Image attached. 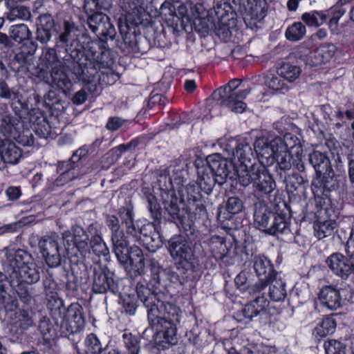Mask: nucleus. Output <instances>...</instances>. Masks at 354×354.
I'll return each instance as SVG.
<instances>
[{
  "mask_svg": "<svg viewBox=\"0 0 354 354\" xmlns=\"http://www.w3.org/2000/svg\"><path fill=\"white\" fill-rule=\"evenodd\" d=\"M321 304L330 310H336L342 305L340 290L331 286L323 287L319 293Z\"/></svg>",
  "mask_w": 354,
  "mask_h": 354,
  "instance_id": "24",
  "label": "nucleus"
},
{
  "mask_svg": "<svg viewBox=\"0 0 354 354\" xmlns=\"http://www.w3.org/2000/svg\"><path fill=\"white\" fill-rule=\"evenodd\" d=\"M213 8L218 18H222L231 12L232 6L227 0H214Z\"/></svg>",
  "mask_w": 354,
  "mask_h": 354,
  "instance_id": "58",
  "label": "nucleus"
},
{
  "mask_svg": "<svg viewBox=\"0 0 354 354\" xmlns=\"http://www.w3.org/2000/svg\"><path fill=\"white\" fill-rule=\"evenodd\" d=\"M0 153L5 164H17L22 156L21 149L14 142L7 138H1V136Z\"/></svg>",
  "mask_w": 354,
  "mask_h": 354,
  "instance_id": "25",
  "label": "nucleus"
},
{
  "mask_svg": "<svg viewBox=\"0 0 354 354\" xmlns=\"http://www.w3.org/2000/svg\"><path fill=\"white\" fill-rule=\"evenodd\" d=\"M274 144L278 146L281 152H290L291 149L300 148L299 139L290 133H286L283 138L276 137L274 138Z\"/></svg>",
  "mask_w": 354,
  "mask_h": 354,
  "instance_id": "38",
  "label": "nucleus"
},
{
  "mask_svg": "<svg viewBox=\"0 0 354 354\" xmlns=\"http://www.w3.org/2000/svg\"><path fill=\"white\" fill-rule=\"evenodd\" d=\"M92 272V290L96 294H106L118 292V286L114 281L109 271L100 264H95L90 268Z\"/></svg>",
  "mask_w": 354,
  "mask_h": 354,
  "instance_id": "13",
  "label": "nucleus"
},
{
  "mask_svg": "<svg viewBox=\"0 0 354 354\" xmlns=\"http://www.w3.org/2000/svg\"><path fill=\"white\" fill-rule=\"evenodd\" d=\"M254 221L259 230L270 235L287 234L290 232L289 219L283 214L271 211L261 201L254 205Z\"/></svg>",
  "mask_w": 354,
  "mask_h": 354,
  "instance_id": "6",
  "label": "nucleus"
},
{
  "mask_svg": "<svg viewBox=\"0 0 354 354\" xmlns=\"http://www.w3.org/2000/svg\"><path fill=\"white\" fill-rule=\"evenodd\" d=\"M326 354H346L345 346L337 340L330 339L324 343Z\"/></svg>",
  "mask_w": 354,
  "mask_h": 354,
  "instance_id": "56",
  "label": "nucleus"
},
{
  "mask_svg": "<svg viewBox=\"0 0 354 354\" xmlns=\"http://www.w3.org/2000/svg\"><path fill=\"white\" fill-rule=\"evenodd\" d=\"M264 84L270 90L275 92H281L285 93L289 90V86L285 82L281 75L268 74L263 76Z\"/></svg>",
  "mask_w": 354,
  "mask_h": 354,
  "instance_id": "36",
  "label": "nucleus"
},
{
  "mask_svg": "<svg viewBox=\"0 0 354 354\" xmlns=\"http://www.w3.org/2000/svg\"><path fill=\"white\" fill-rule=\"evenodd\" d=\"M0 122V127L3 129L2 138H7V136L12 133V129L13 127L12 118L9 115H4L2 117Z\"/></svg>",
  "mask_w": 354,
  "mask_h": 354,
  "instance_id": "63",
  "label": "nucleus"
},
{
  "mask_svg": "<svg viewBox=\"0 0 354 354\" xmlns=\"http://www.w3.org/2000/svg\"><path fill=\"white\" fill-rule=\"evenodd\" d=\"M206 160L219 186L223 185L227 180L237 177V167L231 159L223 158L219 153H214L208 156Z\"/></svg>",
  "mask_w": 354,
  "mask_h": 354,
  "instance_id": "11",
  "label": "nucleus"
},
{
  "mask_svg": "<svg viewBox=\"0 0 354 354\" xmlns=\"http://www.w3.org/2000/svg\"><path fill=\"white\" fill-rule=\"evenodd\" d=\"M241 84V80L233 79L227 84L215 90L212 95V99L217 104L226 106L235 113H243L246 108V104L242 100L250 93V88L237 90Z\"/></svg>",
  "mask_w": 354,
  "mask_h": 354,
  "instance_id": "8",
  "label": "nucleus"
},
{
  "mask_svg": "<svg viewBox=\"0 0 354 354\" xmlns=\"http://www.w3.org/2000/svg\"><path fill=\"white\" fill-rule=\"evenodd\" d=\"M7 272L12 279L19 277L21 283L33 284L40 279L39 268L34 259L24 250L17 251L9 260Z\"/></svg>",
  "mask_w": 354,
  "mask_h": 354,
  "instance_id": "7",
  "label": "nucleus"
},
{
  "mask_svg": "<svg viewBox=\"0 0 354 354\" xmlns=\"http://www.w3.org/2000/svg\"><path fill=\"white\" fill-rule=\"evenodd\" d=\"M280 177L283 178V181L286 183V186L296 190L299 186L307 182L306 176L299 175L297 173H293L291 175H283L282 172L279 173Z\"/></svg>",
  "mask_w": 354,
  "mask_h": 354,
  "instance_id": "52",
  "label": "nucleus"
},
{
  "mask_svg": "<svg viewBox=\"0 0 354 354\" xmlns=\"http://www.w3.org/2000/svg\"><path fill=\"white\" fill-rule=\"evenodd\" d=\"M76 166L70 160L59 162L57 166V171L60 173L59 177L56 180L58 185H62L65 183L74 179L77 174L75 171Z\"/></svg>",
  "mask_w": 354,
  "mask_h": 354,
  "instance_id": "34",
  "label": "nucleus"
},
{
  "mask_svg": "<svg viewBox=\"0 0 354 354\" xmlns=\"http://www.w3.org/2000/svg\"><path fill=\"white\" fill-rule=\"evenodd\" d=\"M119 216L124 225L127 236L135 242H139L142 232V225L140 227L134 220L133 209L129 207H122L119 209Z\"/></svg>",
  "mask_w": 354,
  "mask_h": 354,
  "instance_id": "20",
  "label": "nucleus"
},
{
  "mask_svg": "<svg viewBox=\"0 0 354 354\" xmlns=\"http://www.w3.org/2000/svg\"><path fill=\"white\" fill-rule=\"evenodd\" d=\"M88 28L95 33L99 39L113 40L116 31L111 23L109 17L101 12L91 14L86 21Z\"/></svg>",
  "mask_w": 354,
  "mask_h": 354,
  "instance_id": "15",
  "label": "nucleus"
},
{
  "mask_svg": "<svg viewBox=\"0 0 354 354\" xmlns=\"http://www.w3.org/2000/svg\"><path fill=\"white\" fill-rule=\"evenodd\" d=\"M74 245L80 252L85 251L88 248L89 236L82 227L74 225L71 227Z\"/></svg>",
  "mask_w": 354,
  "mask_h": 354,
  "instance_id": "35",
  "label": "nucleus"
},
{
  "mask_svg": "<svg viewBox=\"0 0 354 354\" xmlns=\"http://www.w3.org/2000/svg\"><path fill=\"white\" fill-rule=\"evenodd\" d=\"M52 84L62 89L64 93L69 91L72 82L63 69V64L61 66L50 69Z\"/></svg>",
  "mask_w": 354,
  "mask_h": 354,
  "instance_id": "33",
  "label": "nucleus"
},
{
  "mask_svg": "<svg viewBox=\"0 0 354 354\" xmlns=\"http://www.w3.org/2000/svg\"><path fill=\"white\" fill-rule=\"evenodd\" d=\"M37 48V45L35 41H30L27 48L24 46L21 48L10 60L11 68L14 71H19L26 64H30V57L35 53Z\"/></svg>",
  "mask_w": 354,
  "mask_h": 354,
  "instance_id": "26",
  "label": "nucleus"
},
{
  "mask_svg": "<svg viewBox=\"0 0 354 354\" xmlns=\"http://www.w3.org/2000/svg\"><path fill=\"white\" fill-rule=\"evenodd\" d=\"M138 243H141L151 252H156L162 246L160 235L152 223H149L142 225V232Z\"/></svg>",
  "mask_w": 354,
  "mask_h": 354,
  "instance_id": "21",
  "label": "nucleus"
},
{
  "mask_svg": "<svg viewBox=\"0 0 354 354\" xmlns=\"http://www.w3.org/2000/svg\"><path fill=\"white\" fill-rule=\"evenodd\" d=\"M277 73L282 76L284 80L292 82L299 77L301 68L297 66L284 64L278 69Z\"/></svg>",
  "mask_w": 354,
  "mask_h": 354,
  "instance_id": "49",
  "label": "nucleus"
},
{
  "mask_svg": "<svg viewBox=\"0 0 354 354\" xmlns=\"http://www.w3.org/2000/svg\"><path fill=\"white\" fill-rule=\"evenodd\" d=\"M268 295L274 301H282L286 296V283L281 279L272 278L269 283Z\"/></svg>",
  "mask_w": 354,
  "mask_h": 354,
  "instance_id": "37",
  "label": "nucleus"
},
{
  "mask_svg": "<svg viewBox=\"0 0 354 354\" xmlns=\"http://www.w3.org/2000/svg\"><path fill=\"white\" fill-rule=\"evenodd\" d=\"M198 188L206 194L209 195L213 190L215 184H217L216 176L212 173L210 175L204 169L198 171Z\"/></svg>",
  "mask_w": 354,
  "mask_h": 354,
  "instance_id": "42",
  "label": "nucleus"
},
{
  "mask_svg": "<svg viewBox=\"0 0 354 354\" xmlns=\"http://www.w3.org/2000/svg\"><path fill=\"white\" fill-rule=\"evenodd\" d=\"M80 30L71 20H64L60 27L58 36L55 38V47L64 48L66 55L62 58L66 66L80 62L84 57V45L78 41Z\"/></svg>",
  "mask_w": 354,
  "mask_h": 354,
  "instance_id": "4",
  "label": "nucleus"
},
{
  "mask_svg": "<svg viewBox=\"0 0 354 354\" xmlns=\"http://www.w3.org/2000/svg\"><path fill=\"white\" fill-rule=\"evenodd\" d=\"M126 260L124 261H119L121 264L127 265L129 263L131 266H135L140 269L144 266L145 258L141 249L138 246H132L130 249L127 248Z\"/></svg>",
  "mask_w": 354,
  "mask_h": 354,
  "instance_id": "39",
  "label": "nucleus"
},
{
  "mask_svg": "<svg viewBox=\"0 0 354 354\" xmlns=\"http://www.w3.org/2000/svg\"><path fill=\"white\" fill-rule=\"evenodd\" d=\"M35 39L41 44H48L55 32H57L55 21L49 13L40 15L36 22Z\"/></svg>",
  "mask_w": 354,
  "mask_h": 354,
  "instance_id": "19",
  "label": "nucleus"
},
{
  "mask_svg": "<svg viewBox=\"0 0 354 354\" xmlns=\"http://www.w3.org/2000/svg\"><path fill=\"white\" fill-rule=\"evenodd\" d=\"M168 249L171 256L186 270H194L195 259L191 243L181 236H175L168 242Z\"/></svg>",
  "mask_w": 354,
  "mask_h": 354,
  "instance_id": "10",
  "label": "nucleus"
},
{
  "mask_svg": "<svg viewBox=\"0 0 354 354\" xmlns=\"http://www.w3.org/2000/svg\"><path fill=\"white\" fill-rule=\"evenodd\" d=\"M51 315L62 337L70 338V335L78 336L84 326L83 308L78 304H72L66 309L62 302L59 301L57 308L51 310Z\"/></svg>",
  "mask_w": 354,
  "mask_h": 354,
  "instance_id": "3",
  "label": "nucleus"
},
{
  "mask_svg": "<svg viewBox=\"0 0 354 354\" xmlns=\"http://www.w3.org/2000/svg\"><path fill=\"white\" fill-rule=\"evenodd\" d=\"M8 33L10 37L18 44L30 45V42L33 41L32 40V32L28 26L24 24L11 26Z\"/></svg>",
  "mask_w": 354,
  "mask_h": 354,
  "instance_id": "30",
  "label": "nucleus"
},
{
  "mask_svg": "<svg viewBox=\"0 0 354 354\" xmlns=\"http://www.w3.org/2000/svg\"><path fill=\"white\" fill-rule=\"evenodd\" d=\"M274 139L268 142L266 138H262L257 139L254 144V151L256 153L266 159L273 158L277 151H279L278 146H274Z\"/></svg>",
  "mask_w": 354,
  "mask_h": 354,
  "instance_id": "32",
  "label": "nucleus"
},
{
  "mask_svg": "<svg viewBox=\"0 0 354 354\" xmlns=\"http://www.w3.org/2000/svg\"><path fill=\"white\" fill-rule=\"evenodd\" d=\"M266 306L267 299L264 297H257L245 306L242 310L243 315L245 319L250 321L253 317L264 314Z\"/></svg>",
  "mask_w": 354,
  "mask_h": 354,
  "instance_id": "31",
  "label": "nucleus"
},
{
  "mask_svg": "<svg viewBox=\"0 0 354 354\" xmlns=\"http://www.w3.org/2000/svg\"><path fill=\"white\" fill-rule=\"evenodd\" d=\"M225 208L229 213L236 214L242 211L243 203L239 197H230L226 203Z\"/></svg>",
  "mask_w": 354,
  "mask_h": 354,
  "instance_id": "59",
  "label": "nucleus"
},
{
  "mask_svg": "<svg viewBox=\"0 0 354 354\" xmlns=\"http://www.w3.org/2000/svg\"><path fill=\"white\" fill-rule=\"evenodd\" d=\"M111 238L113 252L119 261H124L127 259V248L129 242L122 228L111 232Z\"/></svg>",
  "mask_w": 354,
  "mask_h": 354,
  "instance_id": "28",
  "label": "nucleus"
},
{
  "mask_svg": "<svg viewBox=\"0 0 354 354\" xmlns=\"http://www.w3.org/2000/svg\"><path fill=\"white\" fill-rule=\"evenodd\" d=\"M118 26L120 33L122 36L124 44L133 50H138V48H137L138 39L136 32L134 30L131 31L126 23L123 24L119 22Z\"/></svg>",
  "mask_w": 354,
  "mask_h": 354,
  "instance_id": "46",
  "label": "nucleus"
},
{
  "mask_svg": "<svg viewBox=\"0 0 354 354\" xmlns=\"http://www.w3.org/2000/svg\"><path fill=\"white\" fill-rule=\"evenodd\" d=\"M86 347L85 351L88 353L97 354L100 352L102 346L100 342L95 335L89 334L84 341Z\"/></svg>",
  "mask_w": 354,
  "mask_h": 354,
  "instance_id": "55",
  "label": "nucleus"
},
{
  "mask_svg": "<svg viewBox=\"0 0 354 354\" xmlns=\"http://www.w3.org/2000/svg\"><path fill=\"white\" fill-rule=\"evenodd\" d=\"M39 330L43 336L44 340L47 343H50L52 340L60 336L59 328L57 326L55 328L49 319L45 317L41 319Z\"/></svg>",
  "mask_w": 354,
  "mask_h": 354,
  "instance_id": "40",
  "label": "nucleus"
},
{
  "mask_svg": "<svg viewBox=\"0 0 354 354\" xmlns=\"http://www.w3.org/2000/svg\"><path fill=\"white\" fill-rule=\"evenodd\" d=\"M59 240V235L52 233L41 236L38 243L40 252L50 268H57L62 263Z\"/></svg>",
  "mask_w": 354,
  "mask_h": 354,
  "instance_id": "12",
  "label": "nucleus"
},
{
  "mask_svg": "<svg viewBox=\"0 0 354 354\" xmlns=\"http://www.w3.org/2000/svg\"><path fill=\"white\" fill-rule=\"evenodd\" d=\"M306 32V26L301 22L298 21L295 22L287 28L285 35L288 40L297 41L304 37Z\"/></svg>",
  "mask_w": 354,
  "mask_h": 354,
  "instance_id": "47",
  "label": "nucleus"
},
{
  "mask_svg": "<svg viewBox=\"0 0 354 354\" xmlns=\"http://www.w3.org/2000/svg\"><path fill=\"white\" fill-rule=\"evenodd\" d=\"M180 202L185 203L187 207H180L185 209L194 215V223H195L196 214L205 213V207L202 200V195L198 190V187L194 185H187L181 191Z\"/></svg>",
  "mask_w": 354,
  "mask_h": 354,
  "instance_id": "16",
  "label": "nucleus"
},
{
  "mask_svg": "<svg viewBox=\"0 0 354 354\" xmlns=\"http://www.w3.org/2000/svg\"><path fill=\"white\" fill-rule=\"evenodd\" d=\"M145 196L151 218L155 221H160L162 217V209L158 203L156 197L150 193H145Z\"/></svg>",
  "mask_w": 354,
  "mask_h": 354,
  "instance_id": "50",
  "label": "nucleus"
},
{
  "mask_svg": "<svg viewBox=\"0 0 354 354\" xmlns=\"http://www.w3.org/2000/svg\"><path fill=\"white\" fill-rule=\"evenodd\" d=\"M254 269L259 279L262 281H270L277 274L270 260L263 255L254 258Z\"/></svg>",
  "mask_w": 354,
  "mask_h": 354,
  "instance_id": "23",
  "label": "nucleus"
},
{
  "mask_svg": "<svg viewBox=\"0 0 354 354\" xmlns=\"http://www.w3.org/2000/svg\"><path fill=\"white\" fill-rule=\"evenodd\" d=\"M326 264L334 274L346 279L354 274V261L351 256H344L342 254L335 252L330 254L326 260Z\"/></svg>",
  "mask_w": 354,
  "mask_h": 354,
  "instance_id": "18",
  "label": "nucleus"
},
{
  "mask_svg": "<svg viewBox=\"0 0 354 354\" xmlns=\"http://www.w3.org/2000/svg\"><path fill=\"white\" fill-rule=\"evenodd\" d=\"M309 161L313 167L317 177L332 169L329 158L323 153L315 151L309 155Z\"/></svg>",
  "mask_w": 354,
  "mask_h": 354,
  "instance_id": "29",
  "label": "nucleus"
},
{
  "mask_svg": "<svg viewBox=\"0 0 354 354\" xmlns=\"http://www.w3.org/2000/svg\"><path fill=\"white\" fill-rule=\"evenodd\" d=\"M17 293L24 304H28L30 302L32 297L28 292V288L21 282L17 286Z\"/></svg>",
  "mask_w": 354,
  "mask_h": 354,
  "instance_id": "62",
  "label": "nucleus"
},
{
  "mask_svg": "<svg viewBox=\"0 0 354 354\" xmlns=\"http://www.w3.org/2000/svg\"><path fill=\"white\" fill-rule=\"evenodd\" d=\"M8 12L6 14L8 20L12 21L17 19L28 20L30 17V12L28 7L22 4L6 6Z\"/></svg>",
  "mask_w": 354,
  "mask_h": 354,
  "instance_id": "43",
  "label": "nucleus"
},
{
  "mask_svg": "<svg viewBox=\"0 0 354 354\" xmlns=\"http://www.w3.org/2000/svg\"><path fill=\"white\" fill-rule=\"evenodd\" d=\"M208 244L216 259H223L227 256L228 249L223 238L213 236L209 239Z\"/></svg>",
  "mask_w": 354,
  "mask_h": 354,
  "instance_id": "41",
  "label": "nucleus"
},
{
  "mask_svg": "<svg viewBox=\"0 0 354 354\" xmlns=\"http://www.w3.org/2000/svg\"><path fill=\"white\" fill-rule=\"evenodd\" d=\"M273 159L277 161L279 169L283 171V176L286 174V171H288L291 169L292 157L290 152H281L277 151Z\"/></svg>",
  "mask_w": 354,
  "mask_h": 354,
  "instance_id": "53",
  "label": "nucleus"
},
{
  "mask_svg": "<svg viewBox=\"0 0 354 354\" xmlns=\"http://www.w3.org/2000/svg\"><path fill=\"white\" fill-rule=\"evenodd\" d=\"M28 114L30 122L35 124V133L41 138H47L50 135L51 128L39 109H32Z\"/></svg>",
  "mask_w": 354,
  "mask_h": 354,
  "instance_id": "27",
  "label": "nucleus"
},
{
  "mask_svg": "<svg viewBox=\"0 0 354 354\" xmlns=\"http://www.w3.org/2000/svg\"><path fill=\"white\" fill-rule=\"evenodd\" d=\"M104 38L87 41L86 46H84V57H86L88 62H91L100 69V66L108 64L109 52L104 46Z\"/></svg>",
  "mask_w": 354,
  "mask_h": 354,
  "instance_id": "17",
  "label": "nucleus"
},
{
  "mask_svg": "<svg viewBox=\"0 0 354 354\" xmlns=\"http://www.w3.org/2000/svg\"><path fill=\"white\" fill-rule=\"evenodd\" d=\"M174 167H168L161 171L158 182L161 192L164 209V217L169 222L175 223L185 231L191 230L194 227V216L185 209H180L179 201L174 190L171 172Z\"/></svg>",
  "mask_w": 354,
  "mask_h": 354,
  "instance_id": "2",
  "label": "nucleus"
},
{
  "mask_svg": "<svg viewBox=\"0 0 354 354\" xmlns=\"http://www.w3.org/2000/svg\"><path fill=\"white\" fill-rule=\"evenodd\" d=\"M17 141L24 146H32L34 145V136L29 130L19 133L16 138Z\"/></svg>",
  "mask_w": 354,
  "mask_h": 354,
  "instance_id": "61",
  "label": "nucleus"
},
{
  "mask_svg": "<svg viewBox=\"0 0 354 354\" xmlns=\"http://www.w3.org/2000/svg\"><path fill=\"white\" fill-rule=\"evenodd\" d=\"M136 301L129 296L123 299V308L127 313L134 315L137 309Z\"/></svg>",
  "mask_w": 354,
  "mask_h": 354,
  "instance_id": "64",
  "label": "nucleus"
},
{
  "mask_svg": "<svg viewBox=\"0 0 354 354\" xmlns=\"http://www.w3.org/2000/svg\"><path fill=\"white\" fill-rule=\"evenodd\" d=\"M79 80L85 83L84 88L93 95L100 93L101 86L108 84L106 79L108 75L99 73V70L91 62H88L86 57L67 66Z\"/></svg>",
  "mask_w": 354,
  "mask_h": 354,
  "instance_id": "9",
  "label": "nucleus"
},
{
  "mask_svg": "<svg viewBox=\"0 0 354 354\" xmlns=\"http://www.w3.org/2000/svg\"><path fill=\"white\" fill-rule=\"evenodd\" d=\"M19 326L23 330H27L33 324V320L30 313L26 310H21L19 315Z\"/></svg>",
  "mask_w": 354,
  "mask_h": 354,
  "instance_id": "60",
  "label": "nucleus"
},
{
  "mask_svg": "<svg viewBox=\"0 0 354 354\" xmlns=\"http://www.w3.org/2000/svg\"><path fill=\"white\" fill-rule=\"evenodd\" d=\"M225 150L229 154L232 153L234 160L237 159L239 164L236 169L237 178L239 179L241 169L250 171L252 167H258L252 162L254 160L253 150L251 146L246 142L237 143L235 140H231L227 143Z\"/></svg>",
  "mask_w": 354,
  "mask_h": 354,
  "instance_id": "14",
  "label": "nucleus"
},
{
  "mask_svg": "<svg viewBox=\"0 0 354 354\" xmlns=\"http://www.w3.org/2000/svg\"><path fill=\"white\" fill-rule=\"evenodd\" d=\"M153 290L145 280L136 284L138 297L147 309V317L151 327L156 328L153 335L157 344L166 347L165 344L175 345L178 342L176 325L180 321V309L170 303L160 300L156 292V284Z\"/></svg>",
  "mask_w": 354,
  "mask_h": 354,
  "instance_id": "1",
  "label": "nucleus"
},
{
  "mask_svg": "<svg viewBox=\"0 0 354 354\" xmlns=\"http://www.w3.org/2000/svg\"><path fill=\"white\" fill-rule=\"evenodd\" d=\"M57 49L55 46L53 48H48L44 54L46 66L49 70L62 65V62L57 55Z\"/></svg>",
  "mask_w": 354,
  "mask_h": 354,
  "instance_id": "54",
  "label": "nucleus"
},
{
  "mask_svg": "<svg viewBox=\"0 0 354 354\" xmlns=\"http://www.w3.org/2000/svg\"><path fill=\"white\" fill-rule=\"evenodd\" d=\"M0 97L5 100H15L19 97V92L13 87H10L5 81H0Z\"/></svg>",
  "mask_w": 354,
  "mask_h": 354,
  "instance_id": "57",
  "label": "nucleus"
},
{
  "mask_svg": "<svg viewBox=\"0 0 354 354\" xmlns=\"http://www.w3.org/2000/svg\"><path fill=\"white\" fill-rule=\"evenodd\" d=\"M336 322L331 317L324 318L314 329L313 335L316 337H324L332 334L335 329Z\"/></svg>",
  "mask_w": 354,
  "mask_h": 354,
  "instance_id": "45",
  "label": "nucleus"
},
{
  "mask_svg": "<svg viewBox=\"0 0 354 354\" xmlns=\"http://www.w3.org/2000/svg\"><path fill=\"white\" fill-rule=\"evenodd\" d=\"M335 227L336 223L332 220L325 221L324 222L318 221L314 225L315 235L319 239H322L330 236Z\"/></svg>",
  "mask_w": 354,
  "mask_h": 354,
  "instance_id": "48",
  "label": "nucleus"
},
{
  "mask_svg": "<svg viewBox=\"0 0 354 354\" xmlns=\"http://www.w3.org/2000/svg\"><path fill=\"white\" fill-rule=\"evenodd\" d=\"M238 181L243 187L252 183L255 194L266 196L270 203L274 202L277 192L276 183L264 167H252L250 171L241 169Z\"/></svg>",
  "mask_w": 354,
  "mask_h": 354,
  "instance_id": "5",
  "label": "nucleus"
},
{
  "mask_svg": "<svg viewBox=\"0 0 354 354\" xmlns=\"http://www.w3.org/2000/svg\"><path fill=\"white\" fill-rule=\"evenodd\" d=\"M8 286L0 285V305L10 310L17 308L18 302L15 297H12L7 291Z\"/></svg>",
  "mask_w": 354,
  "mask_h": 354,
  "instance_id": "51",
  "label": "nucleus"
},
{
  "mask_svg": "<svg viewBox=\"0 0 354 354\" xmlns=\"http://www.w3.org/2000/svg\"><path fill=\"white\" fill-rule=\"evenodd\" d=\"M335 46L333 44L322 46L314 52V64L319 65L328 62L335 55Z\"/></svg>",
  "mask_w": 354,
  "mask_h": 354,
  "instance_id": "44",
  "label": "nucleus"
},
{
  "mask_svg": "<svg viewBox=\"0 0 354 354\" xmlns=\"http://www.w3.org/2000/svg\"><path fill=\"white\" fill-rule=\"evenodd\" d=\"M314 192L320 191L326 196L330 192L336 190L339 187L337 177L335 176L333 169L326 171V174H322L320 177H317L316 181L313 183Z\"/></svg>",
  "mask_w": 354,
  "mask_h": 354,
  "instance_id": "22",
  "label": "nucleus"
}]
</instances>
